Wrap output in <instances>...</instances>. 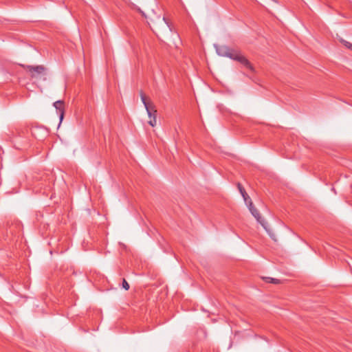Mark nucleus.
<instances>
[{"label": "nucleus", "instance_id": "7ed1b4c3", "mask_svg": "<svg viewBox=\"0 0 352 352\" xmlns=\"http://www.w3.org/2000/svg\"><path fill=\"white\" fill-rule=\"evenodd\" d=\"M24 69L28 71L32 78H41L45 75L46 68L43 65H22Z\"/></svg>", "mask_w": 352, "mask_h": 352}, {"label": "nucleus", "instance_id": "39448f33", "mask_svg": "<svg viewBox=\"0 0 352 352\" xmlns=\"http://www.w3.org/2000/svg\"><path fill=\"white\" fill-rule=\"evenodd\" d=\"M233 60L239 62L241 65H243L246 69L254 72V69L250 62L239 51H237L235 56Z\"/></svg>", "mask_w": 352, "mask_h": 352}, {"label": "nucleus", "instance_id": "9b49d317", "mask_svg": "<svg viewBox=\"0 0 352 352\" xmlns=\"http://www.w3.org/2000/svg\"><path fill=\"white\" fill-rule=\"evenodd\" d=\"M241 195L243 197L244 201H245L247 206H248L249 201H250V200H251L250 197L248 196V194H247V195H245V194H242Z\"/></svg>", "mask_w": 352, "mask_h": 352}, {"label": "nucleus", "instance_id": "6e6552de", "mask_svg": "<svg viewBox=\"0 0 352 352\" xmlns=\"http://www.w3.org/2000/svg\"><path fill=\"white\" fill-rule=\"evenodd\" d=\"M263 278V280H265V281L266 283H273V284H276V285L280 283V280L277 278H271V277H264Z\"/></svg>", "mask_w": 352, "mask_h": 352}, {"label": "nucleus", "instance_id": "9d476101", "mask_svg": "<svg viewBox=\"0 0 352 352\" xmlns=\"http://www.w3.org/2000/svg\"><path fill=\"white\" fill-rule=\"evenodd\" d=\"M122 287L125 290H128L130 287L129 284L127 283V281L124 278L122 280Z\"/></svg>", "mask_w": 352, "mask_h": 352}, {"label": "nucleus", "instance_id": "f257e3e1", "mask_svg": "<svg viewBox=\"0 0 352 352\" xmlns=\"http://www.w3.org/2000/svg\"><path fill=\"white\" fill-rule=\"evenodd\" d=\"M140 98L142 103L144 105V107L146 110L149 120L148 123L151 126H155L157 124L156 117H157V110L155 109V105L152 102H148L146 100V96L142 91L140 92Z\"/></svg>", "mask_w": 352, "mask_h": 352}, {"label": "nucleus", "instance_id": "1a4fd4ad", "mask_svg": "<svg viewBox=\"0 0 352 352\" xmlns=\"http://www.w3.org/2000/svg\"><path fill=\"white\" fill-rule=\"evenodd\" d=\"M237 186H238L239 190L240 191L241 195L245 194V195H247V192H245V190L244 189V188L242 186V185L241 184L239 183Z\"/></svg>", "mask_w": 352, "mask_h": 352}, {"label": "nucleus", "instance_id": "f03ea898", "mask_svg": "<svg viewBox=\"0 0 352 352\" xmlns=\"http://www.w3.org/2000/svg\"><path fill=\"white\" fill-rule=\"evenodd\" d=\"M152 30L159 36V33L166 32L169 30L168 23L166 21L164 17H157V21H152V24L150 25Z\"/></svg>", "mask_w": 352, "mask_h": 352}, {"label": "nucleus", "instance_id": "ddd939ff", "mask_svg": "<svg viewBox=\"0 0 352 352\" xmlns=\"http://www.w3.org/2000/svg\"><path fill=\"white\" fill-rule=\"evenodd\" d=\"M138 10L143 14V12L140 10V8H138Z\"/></svg>", "mask_w": 352, "mask_h": 352}, {"label": "nucleus", "instance_id": "20e7f679", "mask_svg": "<svg viewBox=\"0 0 352 352\" xmlns=\"http://www.w3.org/2000/svg\"><path fill=\"white\" fill-rule=\"evenodd\" d=\"M217 54L221 56H226L233 60L237 50L229 48L226 46H219L216 47Z\"/></svg>", "mask_w": 352, "mask_h": 352}, {"label": "nucleus", "instance_id": "f8f14e48", "mask_svg": "<svg viewBox=\"0 0 352 352\" xmlns=\"http://www.w3.org/2000/svg\"><path fill=\"white\" fill-rule=\"evenodd\" d=\"M344 45L352 50V44L348 41H344Z\"/></svg>", "mask_w": 352, "mask_h": 352}, {"label": "nucleus", "instance_id": "0eeeda50", "mask_svg": "<svg viewBox=\"0 0 352 352\" xmlns=\"http://www.w3.org/2000/svg\"><path fill=\"white\" fill-rule=\"evenodd\" d=\"M53 105L59 113V118L60 123L64 118L65 113L64 102L63 100H57L54 102Z\"/></svg>", "mask_w": 352, "mask_h": 352}, {"label": "nucleus", "instance_id": "423d86ee", "mask_svg": "<svg viewBox=\"0 0 352 352\" xmlns=\"http://www.w3.org/2000/svg\"><path fill=\"white\" fill-rule=\"evenodd\" d=\"M251 214L254 217V218L256 219V221L262 225V226L266 229V227L265 226V222L263 219H262L261 216L260 215L259 212L258 210L254 206L253 203L251 200L249 201V204L248 206Z\"/></svg>", "mask_w": 352, "mask_h": 352}]
</instances>
